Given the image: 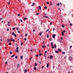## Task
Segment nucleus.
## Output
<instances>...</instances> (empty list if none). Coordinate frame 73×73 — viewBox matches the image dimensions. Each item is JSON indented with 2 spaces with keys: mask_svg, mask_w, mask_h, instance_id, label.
<instances>
[{
  "mask_svg": "<svg viewBox=\"0 0 73 73\" xmlns=\"http://www.w3.org/2000/svg\"><path fill=\"white\" fill-rule=\"evenodd\" d=\"M57 5L58 6H59L60 5L59 3H58V4H57Z\"/></svg>",
  "mask_w": 73,
  "mask_h": 73,
  "instance_id": "5701e85b",
  "label": "nucleus"
},
{
  "mask_svg": "<svg viewBox=\"0 0 73 73\" xmlns=\"http://www.w3.org/2000/svg\"><path fill=\"white\" fill-rule=\"evenodd\" d=\"M53 31H54L55 30V29L54 28H53Z\"/></svg>",
  "mask_w": 73,
  "mask_h": 73,
  "instance_id": "774afa93",
  "label": "nucleus"
},
{
  "mask_svg": "<svg viewBox=\"0 0 73 73\" xmlns=\"http://www.w3.org/2000/svg\"><path fill=\"white\" fill-rule=\"evenodd\" d=\"M58 51H59V52H61V50L60 49H58Z\"/></svg>",
  "mask_w": 73,
  "mask_h": 73,
  "instance_id": "f3484780",
  "label": "nucleus"
},
{
  "mask_svg": "<svg viewBox=\"0 0 73 73\" xmlns=\"http://www.w3.org/2000/svg\"><path fill=\"white\" fill-rule=\"evenodd\" d=\"M33 32H35V29H33Z\"/></svg>",
  "mask_w": 73,
  "mask_h": 73,
  "instance_id": "4d7b16f0",
  "label": "nucleus"
},
{
  "mask_svg": "<svg viewBox=\"0 0 73 73\" xmlns=\"http://www.w3.org/2000/svg\"><path fill=\"white\" fill-rule=\"evenodd\" d=\"M13 42H15V40H14V39H13Z\"/></svg>",
  "mask_w": 73,
  "mask_h": 73,
  "instance_id": "4c0bfd02",
  "label": "nucleus"
},
{
  "mask_svg": "<svg viewBox=\"0 0 73 73\" xmlns=\"http://www.w3.org/2000/svg\"><path fill=\"white\" fill-rule=\"evenodd\" d=\"M9 45H11V43L10 42H9Z\"/></svg>",
  "mask_w": 73,
  "mask_h": 73,
  "instance_id": "603ef678",
  "label": "nucleus"
},
{
  "mask_svg": "<svg viewBox=\"0 0 73 73\" xmlns=\"http://www.w3.org/2000/svg\"><path fill=\"white\" fill-rule=\"evenodd\" d=\"M8 63V62H7V61H6L5 62V64H7Z\"/></svg>",
  "mask_w": 73,
  "mask_h": 73,
  "instance_id": "a19ab883",
  "label": "nucleus"
},
{
  "mask_svg": "<svg viewBox=\"0 0 73 73\" xmlns=\"http://www.w3.org/2000/svg\"><path fill=\"white\" fill-rule=\"evenodd\" d=\"M35 5V3H33L32 5H31V6H34V5Z\"/></svg>",
  "mask_w": 73,
  "mask_h": 73,
  "instance_id": "423d86ee",
  "label": "nucleus"
},
{
  "mask_svg": "<svg viewBox=\"0 0 73 73\" xmlns=\"http://www.w3.org/2000/svg\"><path fill=\"white\" fill-rule=\"evenodd\" d=\"M36 14L37 15H39V13H36Z\"/></svg>",
  "mask_w": 73,
  "mask_h": 73,
  "instance_id": "37998d69",
  "label": "nucleus"
},
{
  "mask_svg": "<svg viewBox=\"0 0 73 73\" xmlns=\"http://www.w3.org/2000/svg\"><path fill=\"white\" fill-rule=\"evenodd\" d=\"M54 47H55V48H56V44H54Z\"/></svg>",
  "mask_w": 73,
  "mask_h": 73,
  "instance_id": "9b49d317",
  "label": "nucleus"
},
{
  "mask_svg": "<svg viewBox=\"0 0 73 73\" xmlns=\"http://www.w3.org/2000/svg\"><path fill=\"white\" fill-rule=\"evenodd\" d=\"M44 8H45V9H47V7H44Z\"/></svg>",
  "mask_w": 73,
  "mask_h": 73,
  "instance_id": "a18cd8bd",
  "label": "nucleus"
},
{
  "mask_svg": "<svg viewBox=\"0 0 73 73\" xmlns=\"http://www.w3.org/2000/svg\"><path fill=\"white\" fill-rule=\"evenodd\" d=\"M17 68H19L20 66V65H19V64H17Z\"/></svg>",
  "mask_w": 73,
  "mask_h": 73,
  "instance_id": "9d476101",
  "label": "nucleus"
},
{
  "mask_svg": "<svg viewBox=\"0 0 73 73\" xmlns=\"http://www.w3.org/2000/svg\"><path fill=\"white\" fill-rule=\"evenodd\" d=\"M49 29H47V30L46 31V32H47V31H49Z\"/></svg>",
  "mask_w": 73,
  "mask_h": 73,
  "instance_id": "79ce46f5",
  "label": "nucleus"
},
{
  "mask_svg": "<svg viewBox=\"0 0 73 73\" xmlns=\"http://www.w3.org/2000/svg\"><path fill=\"white\" fill-rule=\"evenodd\" d=\"M55 52L56 53H59V51H58V50H55Z\"/></svg>",
  "mask_w": 73,
  "mask_h": 73,
  "instance_id": "7ed1b4c3",
  "label": "nucleus"
},
{
  "mask_svg": "<svg viewBox=\"0 0 73 73\" xmlns=\"http://www.w3.org/2000/svg\"><path fill=\"white\" fill-rule=\"evenodd\" d=\"M23 56H21V59H23Z\"/></svg>",
  "mask_w": 73,
  "mask_h": 73,
  "instance_id": "aec40b11",
  "label": "nucleus"
},
{
  "mask_svg": "<svg viewBox=\"0 0 73 73\" xmlns=\"http://www.w3.org/2000/svg\"><path fill=\"white\" fill-rule=\"evenodd\" d=\"M23 44V42H21V45H22Z\"/></svg>",
  "mask_w": 73,
  "mask_h": 73,
  "instance_id": "c03bdc74",
  "label": "nucleus"
},
{
  "mask_svg": "<svg viewBox=\"0 0 73 73\" xmlns=\"http://www.w3.org/2000/svg\"><path fill=\"white\" fill-rule=\"evenodd\" d=\"M40 36H41L42 33H41V32H40Z\"/></svg>",
  "mask_w": 73,
  "mask_h": 73,
  "instance_id": "c9c22d12",
  "label": "nucleus"
},
{
  "mask_svg": "<svg viewBox=\"0 0 73 73\" xmlns=\"http://www.w3.org/2000/svg\"><path fill=\"white\" fill-rule=\"evenodd\" d=\"M10 54H12V52H10Z\"/></svg>",
  "mask_w": 73,
  "mask_h": 73,
  "instance_id": "e433bc0d",
  "label": "nucleus"
},
{
  "mask_svg": "<svg viewBox=\"0 0 73 73\" xmlns=\"http://www.w3.org/2000/svg\"><path fill=\"white\" fill-rule=\"evenodd\" d=\"M32 58V57H31L30 58V61H31V59Z\"/></svg>",
  "mask_w": 73,
  "mask_h": 73,
  "instance_id": "5fc2aeb1",
  "label": "nucleus"
},
{
  "mask_svg": "<svg viewBox=\"0 0 73 73\" xmlns=\"http://www.w3.org/2000/svg\"><path fill=\"white\" fill-rule=\"evenodd\" d=\"M65 32H66V31H65V30L63 31V32L65 33Z\"/></svg>",
  "mask_w": 73,
  "mask_h": 73,
  "instance_id": "e2e57ef3",
  "label": "nucleus"
},
{
  "mask_svg": "<svg viewBox=\"0 0 73 73\" xmlns=\"http://www.w3.org/2000/svg\"><path fill=\"white\" fill-rule=\"evenodd\" d=\"M14 36H15V37H16V34L14 35Z\"/></svg>",
  "mask_w": 73,
  "mask_h": 73,
  "instance_id": "3c124183",
  "label": "nucleus"
},
{
  "mask_svg": "<svg viewBox=\"0 0 73 73\" xmlns=\"http://www.w3.org/2000/svg\"><path fill=\"white\" fill-rule=\"evenodd\" d=\"M16 29L17 31H18V29H19L18 28H16Z\"/></svg>",
  "mask_w": 73,
  "mask_h": 73,
  "instance_id": "bb28decb",
  "label": "nucleus"
},
{
  "mask_svg": "<svg viewBox=\"0 0 73 73\" xmlns=\"http://www.w3.org/2000/svg\"><path fill=\"white\" fill-rule=\"evenodd\" d=\"M39 8L40 9V10L41 9V7L40 6H38Z\"/></svg>",
  "mask_w": 73,
  "mask_h": 73,
  "instance_id": "f8f14e48",
  "label": "nucleus"
},
{
  "mask_svg": "<svg viewBox=\"0 0 73 73\" xmlns=\"http://www.w3.org/2000/svg\"><path fill=\"white\" fill-rule=\"evenodd\" d=\"M15 56V54H13V55H12V56H11V58H12V57H14Z\"/></svg>",
  "mask_w": 73,
  "mask_h": 73,
  "instance_id": "ddd939ff",
  "label": "nucleus"
},
{
  "mask_svg": "<svg viewBox=\"0 0 73 73\" xmlns=\"http://www.w3.org/2000/svg\"><path fill=\"white\" fill-rule=\"evenodd\" d=\"M69 59L70 61H72L73 60V58L71 56H70L69 58Z\"/></svg>",
  "mask_w": 73,
  "mask_h": 73,
  "instance_id": "f257e3e1",
  "label": "nucleus"
},
{
  "mask_svg": "<svg viewBox=\"0 0 73 73\" xmlns=\"http://www.w3.org/2000/svg\"><path fill=\"white\" fill-rule=\"evenodd\" d=\"M24 40H27V38H24Z\"/></svg>",
  "mask_w": 73,
  "mask_h": 73,
  "instance_id": "864d4df0",
  "label": "nucleus"
},
{
  "mask_svg": "<svg viewBox=\"0 0 73 73\" xmlns=\"http://www.w3.org/2000/svg\"><path fill=\"white\" fill-rule=\"evenodd\" d=\"M60 5H62V4L61 3H60Z\"/></svg>",
  "mask_w": 73,
  "mask_h": 73,
  "instance_id": "13d9d810",
  "label": "nucleus"
},
{
  "mask_svg": "<svg viewBox=\"0 0 73 73\" xmlns=\"http://www.w3.org/2000/svg\"><path fill=\"white\" fill-rule=\"evenodd\" d=\"M24 73H27V69H25L24 70Z\"/></svg>",
  "mask_w": 73,
  "mask_h": 73,
  "instance_id": "20e7f679",
  "label": "nucleus"
},
{
  "mask_svg": "<svg viewBox=\"0 0 73 73\" xmlns=\"http://www.w3.org/2000/svg\"><path fill=\"white\" fill-rule=\"evenodd\" d=\"M15 58H16V59H17V56H15Z\"/></svg>",
  "mask_w": 73,
  "mask_h": 73,
  "instance_id": "f704fd0d",
  "label": "nucleus"
},
{
  "mask_svg": "<svg viewBox=\"0 0 73 73\" xmlns=\"http://www.w3.org/2000/svg\"><path fill=\"white\" fill-rule=\"evenodd\" d=\"M53 58V56H52V55H50V58Z\"/></svg>",
  "mask_w": 73,
  "mask_h": 73,
  "instance_id": "f03ea898",
  "label": "nucleus"
},
{
  "mask_svg": "<svg viewBox=\"0 0 73 73\" xmlns=\"http://www.w3.org/2000/svg\"><path fill=\"white\" fill-rule=\"evenodd\" d=\"M52 22H50V25H52Z\"/></svg>",
  "mask_w": 73,
  "mask_h": 73,
  "instance_id": "ea45409f",
  "label": "nucleus"
},
{
  "mask_svg": "<svg viewBox=\"0 0 73 73\" xmlns=\"http://www.w3.org/2000/svg\"><path fill=\"white\" fill-rule=\"evenodd\" d=\"M48 66H49V63H48L46 65L47 68H48Z\"/></svg>",
  "mask_w": 73,
  "mask_h": 73,
  "instance_id": "6e6552de",
  "label": "nucleus"
},
{
  "mask_svg": "<svg viewBox=\"0 0 73 73\" xmlns=\"http://www.w3.org/2000/svg\"><path fill=\"white\" fill-rule=\"evenodd\" d=\"M16 52H19V50H18L17 49V50H16Z\"/></svg>",
  "mask_w": 73,
  "mask_h": 73,
  "instance_id": "b1692460",
  "label": "nucleus"
},
{
  "mask_svg": "<svg viewBox=\"0 0 73 73\" xmlns=\"http://www.w3.org/2000/svg\"><path fill=\"white\" fill-rule=\"evenodd\" d=\"M17 49V50H18L19 49V47H17L16 48Z\"/></svg>",
  "mask_w": 73,
  "mask_h": 73,
  "instance_id": "473e14b6",
  "label": "nucleus"
},
{
  "mask_svg": "<svg viewBox=\"0 0 73 73\" xmlns=\"http://www.w3.org/2000/svg\"><path fill=\"white\" fill-rule=\"evenodd\" d=\"M8 4L9 5L10 4V3L9 1V3H8Z\"/></svg>",
  "mask_w": 73,
  "mask_h": 73,
  "instance_id": "09e8293b",
  "label": "nucleus"
},
{
  "mask_svg": "<svg viewBox=\"0 0 73 73\" xmlns=\"http://www.w3.org/2000/svg\"><path fill=\"white\" fill-rule=\"evenodd\" d=\"M44 17H45L46 18H48V16H44Z\"/></svg>",
  "mask_w": 73,
  "mask_h": 73,
  "instance_id": "a211bd4d",
  "label": "nucleus"
},
{
  "mask_svg": "<svg viewBox=\"0 0 73 73\" xmlns=\"http://www.w3.org/2000/svg\"><path fill=\"white\" fill-rule=\"evenodd\" d=\"M49 40L50 41H51L52 40V39H51V38H50V39H49Z\"/></svg>",
  "mask_w": 73,
  "mask_h": 73,
  "instance_id": "69168bd1",
  "label": "nucleus"
},
{
  "mask_svg": "<svg viewBox=\"0 0 73 73\" xmlns=\"http://www.w3.org/2000/svg\"><path fill=\"white\" fill-rule=\"evenodd\" d=\"M56 36V35L54 34V35H52V37L53 38H55V37Z\"/></svg>",
  "mask_w": 73,
  "mask_h": 73,
  "instance_id": "0eeeda50",
  "label": "nucleus"
},
{
  "mask_svg": "<svg viewBox=\"0 0 73 73\" xmlns=\"http://www.w3.org/2000/svg\"><path fill=\"white\" fill-rule=\"evenodd\" d=\"M7 31H9V29H7Z\"/></svg>",
  "mask_w": 73,
  "mask_h": 73,
  "instance_id": "338daca9",
  "label": "nucleus"
},
{
  "mask_svg": "<svg viewBox=\"0 0 73 73\" xmlns=\"http://www.w3.org/2000/svg\"><path fill=\"white\" fill-rule=\"evenodd\" d=\"M47 37L48 38V37H49L48 34H47Z\"/></svg>",
  "mask_w": 73,
  "mask_h": 73,
  "instance_id": "412c9836",
  "label": "nucleus"
},
{
  "mask_svg": "<svg viewBox=\"0 0 73 73\" xmlns=\"http://www.w3.org/2000/svg\"><path fill=\"white\" fill-rule=\"evenodd\" d=\"M37 64L36 63H35V66H37Z\"/></svg>",
  "mask_w": 73,
  "mask_h": 73,
  "instance_id": "6ab92c4d",
  "label": "nucleus"
},
{
  "mask_svg": "<svg viewBox=\"0 0 73 73\" xmlns=\"http://www.w3.org/2000/svg\"><path fill=\"white\" fill-rule=\"evenodd\" d=\"M8 26H10V24H9L8 23Z\"/></svg>",
  "mask_w": 73,
  "mask_h": 73,
  "instance_id": "6e6d98bb",
  "label": "nucleus"
},
{
  "mask_svg": "<svg viewBox=\"0 0 73 73\" xmlns=\"http://www.w3.org/2000/svg\"><path fill=\"white\" fill-rule=\"evenodd\" d=\"M70 26H72V25H73V24H72L70 23Z\"/></svg>",
  "mask_w": 73,
  "mask_h": 73,
  "instance_id": "72a5a7b5",
  "label": "nucleus"
},
{
  "mask_svg": "<svg viewBox=\"0 0 73 73\" xmlns=\"http://www.w3.org/2000/svg\"><path fill=\"white\" fill-rule=\"evenodd\" d=\"M62 54H65V52H62Z\"/></svg>",
  "mask_w": 73,
  "mask_h": 73,
  "instance_id": "2eb2a0df",
  "label": "nucleus"
},
{
  "mask_svg": "<svg viewBox=\"0 0 73 73\" xmlns=\"http://www.w3.org/2000/svg\"><path fill=\"white\" fill-rule=\"evenodd\" d=\"M51 46H52V45H53V42H51Z\"/></svg>",
  "mask_w": 73,
  "mask_h": 73,
  "instance_id": "4be33fe9",
  "label": "nucleus"
},
{
  "mask_svg": "<svg viewBox=\"0 0 73 73\" xmlns=\"http://www.w3.org/2000/svg\"><path fill=\"white\" fill-rule=\"evenodd\" d=\"M62 35L63 36H64V34L63 32H62Z\"/></svg>",
  "mask_w": 73,
  "mask_h": 73,
  "instance_id": "a878e982",
  "label": "nucleus"
},
{
  "mask_svg": "<svg viewBox=\"0 0 73 73\" xmlns=\"http://www.w3.org/2000/svg\"><path fill=\"white\" fill-rule=\"evenodd\" d=\"M27 17L25 18H24V20H27Z\"/></svg>",
  "mask_w": 73,
  "mask_h": 73,
  "instance_id": "cd10ccee",
  "label": "nucleus"
},
{
  "mask_svg": "<svg viewBox=\"0 0 73 73\" xmlns=\"http://www.w3.org/2000/svg\"><path fill=\"white\" fill-rule=\"evenodd\" d=\"M46 4H49L48 2H46Z\"/></svg>",
  "mask_w": 73,
  "mask_h": 73,
  "instance_id": "de8ad7c7",
  "label": "nucleus"
},
{
  "mask_svg": "<svg viewBox=\"0 0 73 73\" xmlns=\"http://www.w3.org/2000/svg\"><path fill=\"white\" fill-rule=\"evenodd\" d=\"M20 15V14H18V16H19Z\"/></svg>",
  "mask_w": 73,
  "mask_h": 73,
  "instance_id": "bf43d9fd",
  "label": "nucleus"
},
{
  "mask_svg": "<svg viewBox=\"0 0 73 73\" xmlns=\"http://www.w3.org/2000/svg\"><path fill=\"white\" fill-rule=\"evenodd\" d=\"M45 53H47V50H46V51H45Z\"/></svg>",
  "mask_w": 73,
  "mask_h": 73,
  "instance_id": "49530a36",
  "label": "nucleus"
},
{
  "mask_svg": "<svg viewBox=\"0 0 73 73\" xmlns=\"http://www.w3.org/2000/svg\"><path fill=\"white\" fill-rule=\"evenodd\" d=\"M21 22H23L22 20H21Z\"/></svg>",
  "mask_w": 73,
  "mask_h": 73,
  "instance_id": "0e129e2a",
  "label": "nucleus"
},
{
  "mask_svg": "<svg viewBox=\"0 0 73 73\" xmlns=\"http://www.w3.org/2000/svg\"><path fill=\"white\" fill-rule=\"evenodd\" d=\"M27 34H26V35H25V36H27Z\"/></svg>",
  "mask_w": 73,
  "mask_h": 73,
  "instance_id": "8fccbe9b",
  "label": "nucleus"
},
{
  "mask_svg": "<svg viewBox=\"0 0 73 73\" xmlns=\"http://www.w3.org/2000/svg\"><path fill=\"white\" fill-rule=\"evenodd\" d=\"M15 29H16L15 28H13V30H15Z\"/></svg>",
  "mask_w": 73,
  "mask_h": 73,
  "instance_id": "c85d7f7f",
  "label": "nucleus"
},
{
  "mask_svg": "<svg viewBox=\"0 0 73 73\" xmlns=\"http://www.w3.org/2000/svg\"><path fill=\"white\" fill-rule=\"evenodd\" d=\"M51 48H54V46H52L51 47Z\"/></svg>",
  "mask_w": 73,
  "mask_h": 73,
  "instance_id": "c756f323",
  "label": "nucleus"
},
{
  "mask_svg": "<svg viewBox=\"0 0 73 73\" xmlns=\"http://www.w3.org/2000/svg\"><path fill=\"white\" fill-rule=\"evenodd\" d=\"M38 54H36V57H38Z\"/></svg>",
  "mask_w": 73,
  "mask_h": 73,
  "instance_id": "58836bf2",
  "label": "nucleus"
},
{
  "mask_svg": "<svg viewBox=\"0 0 73 73\" xmlns=\"http://www.w3.org/2000/svg\"><path fill=\"white\" fill-rule=\"evenodd\" d=\"M13 40V38H11V41H12V40Z\"/></svg>",
  "mask_w": 73,
  "mask_h": 73,
  "instance_id": "393cba45",
  "label": "nucleus"
},
{
  "mask_svg": "<svg viewBox=\"0 0 73 73\" xmlns=\"http://www.w3.org/2000/svg\"><path fill=\"white\" fill-rule=\"evenodd\" d=\"M42 48H46V46L45 45H42Z\"/></svg>",
  "mask_w": 73,
  "mask_h": 73,
  "instance_id": "39448f33",
  "label": "nucleus"
},
{
  "mask_svg": "<svg viewBox=\"0 0 73 73\" xmlns=\"http://www.w3.org/2000/svg\"><path fill=\"white\" fill-rule=\"evenodd\" d=\"M66 56H65V57H64V59H66Z\"/></svg>",
  "mask_w": 73,
  "mask_h": 73,
  "instance_id": "680f3d73",
  "label": "nucleus"
},
{
  "mask_svg": "<svg viewBox=\"0 0 73 73\" xmlns=\"http://www.w3.org/2000/svg\"><path fill=\"white\" fill-rule=\"evenodd\" d=\"M70 48H72V45H71L70 46Z\"/></svg>",
  "mask_w": 73,
  "mask_h": 73,
  "instance_id": "2f4dec72",
  "label": "nucleus"
},
{
  "mask_svg": "<svg viewBox=\"0 0 73 73\" xmlns=\"http://www.w3.org/2000/svg\"><path fill=\"white\" fill-rule=\"evenodd\" d=\"M12 35H13V36L15 35V33H14V32H13V33H12Z\"/></svg>",
  "mask_w": 73,
  "mask_h": 73,
  "instance_id": "dca6fc26",
  "label": "nucleus"
},
{
  "mask_svg": "<svg viewBox=\"0 0 73 73\" xmlns=\"http://www.w3.org/2000/svg\"><path fill=\"white\" fill-rule=\"evenodd\" d=\"M34 69L35 70H36L37 69V68L36 67H34Z\"/></svg>",
  "mask_w": 73,
  "mask_h": 73,
  "instance_id": "4468645a",
  "label": "nucleus"
},
{
  "mask_svg": "<svg viewBox=\"0 0 73 73\" xmlns=\"http://www.w3.org/2000/svg\"><path fill=\"white\" fill-rule=\"evenodd\" d=\"M41 55H42V54H39V56H41Z\"/></svg>",
  "mask_w": 73,
  "mask_h": 73,
  "instance_id": "052dcab7",
  "label": "nucleus"
},
{
  "mask_svg": "<svg viewBox=\"0 0 73 73\" xmlns=\"http://www.w3.org/2000/svg\"><path fill=\"white\" fill-rule=\"evenodd\" d=\"M62 27H63V28H64V25H62Z\"/></svg>",
  "mask_w": 73,
  "mask_h": 73,
  "instance_id": "7c9ffc66",
  "label": "nucleus"
},
{
  "mask_svg": "<svg viewBox=\"0 0 73 73\" xmlns=\"http://www.w3.org/2000/svg\"><path fill=\"white\" fill-rule=\"evenodd\" d=\"M10 40V39H7V42H9Z\"/></svg>",
  "mask_w": 73,
  "mask_h": 73,
  "instance_id": "1a4fd4ad",
  "label": "nucleus"
}]
</instances>
